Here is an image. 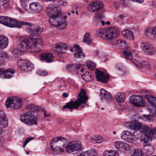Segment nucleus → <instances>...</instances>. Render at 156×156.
Wrapping results in <instances>:
<instances>
[{
  "mask_svg": "<svg viewBox=\"0 0 156 156\" xmlns=\"http://www.w3.org/2000/svg\"><path fill=\"white\" fill-rule=\"evenodd\" d=\"M96 78L97 80L102 83H107L109 76L108 74L105 75L103 72L98 69L95 70Z\"/></svg>",
  "mask_w": 156,
  "mask_h": 156,
  "instance_id": "14",
  "label": "nucleus"
},
{
  "mask_svg": "<svg viewBox=\"0 0 156 156\" xmlns=\"http://www.w3.org/2000/svg\"><path fill=\"white\" fill-rule=\"evenodd\" d=\"M103 6L104 5L101 2L95 1L91 2L89 5L88 9L90 12H96L101 9Z\"/></svg>",
  "mask_w": 156,
  "mask_h": 156,
  "instance_id": "13",
  "label": "nucleus"
},
{
  "mask_svg": "<svg viewBox=\"0 0 156 156\" xmlns=\"http://www.w3.org/2000/svg\"><path fill=\"white\" fill-rule=\"evenodd\" d=\"M124 125L131 129L135 131L139 130L141 133H144V136L141 138L142 141H144L145 143L148 142V137L150 132V127L137 121L126 122L124 123Z\"/></svg>",
  "mask_w": 156,
  "mask_h": 156,
  "instance_id": "3",
  "label": "nucleus"
},
{
  "mask_svg": "<svg viewBox=\"0 0 156 156\" xmlns=\"http://www.w3.org/2000/svg\"><path fill=\"white\" fill-rule=\"evenodd\" d=\"M110 156H119L118 153L115 151H110Z\"/></svg>",
  "mask_w": 156,
  "mask_h": 156,
  "instance_id": "53",
  "label": "nucleus"
},
{
  "mask_svg": "<svg viewBox=\"0 0 156 156\" xmlns=\"http://www.w3.org/2000/svg\"><path fill=\"white\" fill-rule=\"evenodd\" d=\"M25 23H27L26 24H24V25H28L30 26L26 29V31L32 36L41 33L42 32L41 28L39 26L27 22H25Z\"/></svg>",
  "mask_w": 156,
  "mask_h": 156,
  "instance_id": "11",
  "label": "nucleus"
},
{
  "mask_svg": "<svg viewBox=\"0 0 156 156\" xmlns=\"http://www.w3.org/2000/svg\"><path fill=\"white\" fill-rule=\"evenodd\" d=\"M37 73L41 76H46L48 74V72L45 70H39L37 71Z\"/></svg>",
  "mask_w": 156,
  "mask_h": 156,
  "instance_id": "45",
  "label": "nucleus"
},
{
  "mask_svg": "<svg viewBox=\"0 0 156 156\" xmlns=\"http://www.w3.org/2000/svg\"><path fill=\"white\" fill-rule=\"evenodd\" d=\"M129 46L126 47V49L123 51V53L124 56L127 59H131L132 58V55L130 52V48L129 47Z\"/></svg>",
  "mask_w": 156,
  "mask_h": 156,
  "instance_id": "25",
  "label": "nucleus"
},
{
  "mask_svg": "<svg viewBox=\"0 0 156 156\" xmlns=\"http://www.w3.org/2000/svg\"><path fill=\"white\" fill-rule=\"evenodd\" d=\"M78 96L79 98L76 101H71L67 103L63 107V109L68 108L72 112L73 109H77L81 105L83 104L85 105L88 100V98L86 95L84 89H81V91L78 94Z\"/></svg>",
  "mask_w": 156,
  "mask_h": 156,
  "instance_id": "4",
  "label": "nucleus"
},
{
  "mask_svg": "<svg viewBox=\"0 0 156 156\" xmlns=\"http://www.w3.org/2000/svg\"><path fill=\"white\" fill-rule=\"evenodd\" d=\"M20 45L19 48L20 52H23L27 50L33 53L39 52L41 50H34L37 49L36 47H42V41L39 38H34L30 37L28 39L24 37L19 38Z\"/></svg>",
  "mask_w": 156,
  "mask_h": 156,
  "instance_id": "2",
  "label": "nucleus"
},
{
  "mask_svg": "<svg viewBox=\"0 0 156 156\" xmlns=\"http://www.w3.org/2000/svg\"><path fill=\"white\" fill-rule=\"evenodd\" d=\"M0 23L10 27H18L20 28L27 23L17 20L6 16H0Z\"/></svg>",
  "mask_w": 156,
  "mask_h": 156,
  "instance_id": "7",
  "label": "nucleus"
},
{
  "mask_svg": "<svg viewBox=\"0 0 156 156\" xmlns=\"http://www.w3.org/2000/svg\"><path fill=\"white\" fill-rule=\"evenodd\" d=\"M134 137V135L130 132L126 140L129 143H132L133 141Z\"/></svg>",
  "mask_w": 156,
  "mask_h": 156,
  "instance_id": "38",
  "label": "nucleus"
},
{
  "mask_svg": "<svg viewBox=\"0 0 156 156\" xmlns=\"http://www.w3.org/2000/svg\"><path fill=\"white\" fill-rule=\"evenodd\" d=\"M113 6L116 9H118L120 7V5L117 2H115L113 4Z\"/></svg>",
  "mask_w": 156,
  "mask_h": 156,
  "instance_id": "58",
  "label": "nucleus"
},
{
  "mask_svg": "<svg viewBox=\"0 0 156 156\" xmlns=\"http://www.w3.org/2000/svg\"><path fill=\"white\" fill-rule=\"evenodd\" d=\"M122 5L123 6L127 5L128 1L127 0H120Z\"/></svg>",
  "mask_w": 156,
  "mask_h": 156,
  "instance_id": "54",
  "label": "nucleus"
},
{
  "mask_svg": "<svg viewBox=\"0 0 156 156\" xmlns=\"http://www.w3.org/2000/svg\"><path fill=\"white\" fill-rule=\"evenodd\" d=\"M130 132L128 131H124L121 134V138L124 140H126V139L127 138V137Z\"/></svg>",
  "mask_w": 156,
  "mask_h": 156,
  "instance_id": "40",
  "label": "nucleus"
},
{
  "mask_svg": "<svg viewBox=\"0 0 156 156\" xmlns=\"http://www.w3.org/2000/svg\"><path fill=\"white\" fill-rule=\"evenodd\" d=\"M122 34L127 39L129 40H133L134 36L133 33L128 30H125L122 31Z\"/></svg>",
  "mask_w": 156,
  "mask_h": 156,
  "instance_id": "23",
  "label": "nucleus"
},
{
  "mask_svg": "<svg viewBox=\"0 0 156 156\" xmlns=\"http://www.w3.org/2000/svg\"><path fill=\"white\" fill-rule=\"evenodd\" d=\"M26 108L29 111H40L42 110L41 107H37L33 104L27 105L26 106Z\"/></svg>",
  "mask_w": 156,
  "mask_h": 156,
  "instance_id": "27",
  "label": "nucleus"
},
{
  "mask_svg": "<svg viewBox=\"0 0 156 156\" xmlns=\"http://www.w3.org/2000/svg\"><path fill=\"white\" fill-rule=\"evenodd\" d=\"M18 66L22 70L28 71L33 69L34 67L33 64L30 62L23 59H19L17 62Z\"/></svg>",
  "mask_w": 156,
  "mask_h": 156,
  "instance_id": "10",
  "label": "nucleus"
},
{
  "mask_svg": "<svg viewBox=\"0 0 156 156\" xmlns=\"http://www.w3.org/2000/svg\"><path fill=\"white\" fill-rule=\"evenodd\" d=\"M41 59L42 60H45L46 62H50L53 60V55L50 53H44L41 55Z\"/></svg>",
  "mask_w": 156,
  "mask_h": 156,
  "instance_id": "19",
  "label": "nucleus"
},
{
  "mask_svg": "<svg viewBox=\"0 0 156 156\" xmlns=\"http://www.w3.org/2000/svg\"><path fill=\"white\" fill-rule=\"evenodd\" d=\"M133 2H136L139 3H142L143 2L144 0H132Z\"/></svg>",
  "mask_w": 156,
  "mask_h": 156,
  "instance_id": "63",
  "label": "nucleus"
},
{
  "mask_svg": "<svg viewBox=\"0 0 156 156\" xmlns=\"http://www.w3.org/2000/svg\"><path fill=\"white\" fill-rule=\"evenodd\" d=\"M90 140L92 143L94 144L96 143V142L95 141V136H93L90 137Z\"/></svg>",
  "mask_w": 156,
  "mask_h": 156,
  "instance_id": "57",
  "label": "nucleus"
},
{
  "mask_svg": "<svg viewBox=\"0 0 156 156\" xmlns=\"http://www.w3.org/2000/svg\"><path fill=\"white\" fill-rule=\"evenodd\" d=\"M76 64H72L68 65L67 66V69L70 71L76 70Z\"/></svg>",
  "mask_w": 156,
  "mask_h": 156,
  "instance_id": "44",
  "label": "nucleus"
},
{
  "mask_svg": "<svg viewBox=\"0 0 156 156\" xmlns=\"http://www.w3.org/2000/svg\"><path fill=\"white\" fill-rule=\"evenodd\" d=\"M20 3L22 7L26 9L28 5L29 0H20Z\"/></svg>",
  "mask_w": 156,
  "mask_h": 156,
  "instance_id": "43",
  "label": "nucleus"
},
{
  "mask_svg": "<svg viewBox=\"0 0 156 156\" xmlns=\"http://www.w3.org/2000/svg\"><path fill=\"white\" fill-rule=\"evenodd\" d=\"M23 105L22 99L18 97H9L5 102L7 108L11 107L12 108L17 109L21 107Z\"/></svg>",
  "mask_w": 156,
  "mask_h": 156,
  "instance_id": "8",
  "label": "nucleus"
},
{
  "mask_svg": "<svg viewBox=\"0 0 156 156\" xmlns=\"http://www.w3.org/2000/svg\"><path fill=\"white\" fill-rule=\"evenodd\" d=\"M152 108L149 109V115L152 117L153 116H156V108H153V106Z\"/></svg>",
  "mask_w": 156,
  "mask_h": 156,
  "instance_id": "41",
  "label": "nucleus"
},
{
  "mask_svg": "<svg viewBox=\"0 0 156 156\" xmlns=\"http://www.w3.org/2000/svg\"><path fill=\"white\" fill-rule=\"evenodd\" d=\"M152 30L151 28H147L145 30V33L146 34H148L149 33H152Z\"/></svg>",
  "mask_w": 156,
  "mask_h": 156,
  "instance_id": "56",
  "label": "nucleus"
},
{
  "mask_svg": "<svg viewBox=\"0 0 156 156\" xmlns=\"http://www.w3.org/2000/svg\"><path fill=\"white\" fill-rule=\"evenodd\" d=\"M116 43L117 45L119 47L124 46L125 47L124 48L125 49H126V47L129 46L125 41L122 40H117Z\"/></svg>",
  "mask_w": 156,
  "mask_h": 156,
  "instance_id": "33",
  "label": "nucleus"
},
{
  "mask_svg": "<svg viewBox=\"0 0 156 156\" xmlns=\"http://www.w3.org/2000/svg\"><path fill=\"white\" fill-rule=\"evenodd\" d=\"M82 65L81 64H76V67L75 68L76 70H79V69L81 68Z\"/></svg>",
  "mask_w": 156,
  "mask_h": 156,
  "instance_id": "61",
  "label": "nucleus"
},
{
  "mask_svg": "<svg viewBox=\"0 0 156 156\" xmlns=\"http://www.w3.org/2000/svg\"><path fill=\"white\" fill-rule=\"evenodd\" d=\"M96 155L94 151L92 150L83 152L76 156H95Z\"/></svg>",
  "mask_w": 156,
  "mask_h": 156,
  "instance_id": "28",
  "label": "nucleus"
},
{
  "mask_svg": "<svg viewBox=\"0 0 156 156\" xmlns=\"http://www.w3.org/2000/svg\"><path fill=\"white\" fill-rule=\"evenodd\" d=\"M102 141L103 139L101 136H95V141L96 142V143H100Z\"/></svg>",
  "mask_w": 156,
  "mask_h": 156,
  "instance_id": "48",
  "label": "nucleus"
},
{
  "mask_svg": "<svg viewBox=\"0 0 156 156\" xmlns=\"http://www.w3.org/2000/svg\"><path fill=\"white\" fill-rule=\"evenodd\" d=\"M145 152L147 154L150 155L154 152V148L151 145H149L145 147Z\"/></svg>",
  "mask_w": 156,
  "mask_h": 156,
  "instance_id": "31",
  "label": "nucleus"
},
{
  "mask_svg": "<svg viewBox=\"0 0 156 156\" xmlns=\"http://www.w3.org/2000/svg\"><path fill=\"white\" fill-rule=\"evenodd\" d=\"M114 145L116 148L121 151H127L129 149L127 144L120 141L115 142Z\"/></svg>",
  "mask_w": 156,
  "mask_h": 156,
  "instance_id": "16",
  "label": "nucleus"
},
{
  "mask_svg": "<svg viewBox=\"0 0 156 156\" xmlns=\"http://www.w3.org/2000/svg\"><path fill=\"white\" fill-rule=\"evenodd\" d=\"M67 25V23L66 21H62V19H61V22L59 23L58 26H60L61 28H65Z\"/></svg>",
  "mask_w": 156,
  "mask_h": 156,
  "instance_id": "46",
  "label": "nucleus"
},
{
  "mask_svg": "<svg viewBox=\"0 0 156 156\" xmlns=\"http://www.w3.org/2000/svg\"><path fill=\"white\" fill-rule=\"evenodd\" d=\"M141 119L144 121H147L148 122L151 121L152 120V117L150 115H143L141 117Z\"/></svg>",
  "mask_w": 156,
  "mask_h": 156,
  "instance_id": "36",
  "label": "nucleus"
},
{
  "mask_svg": "<svg viewBox=\"0 0 156 156\" xmlns=\"http://www.w3.org/2000/svg\"><path fill=\"white\" fill-rule=\"evenodd\" d=\"M152 34L153 35L156 36V26H155L152 29Z\"/></svg>",
  "mask_w": 156,
  "mask_h": 156,
  "instance_id": "60",
  "label": "nucleus"
},
{
  "mask_svg": "<svg viewBox=\"0 0 156 156\" xmlns=\"http://www.w3.org/2000/svg\"><path fill=\"white\" fill-rule=\"evenodd\" d=\"M97 35L106 40H110L117 37L119 34L118 29L114 27L102 28L97 31Z\"/></svg>",
  "mask_w": 156,
  "mask_h": 156,
  "instance_id": "6",
  "label": "nucleus"
},
{
  "mask_svg": "<svg viewBox=\"0 0 156 156\" xmlns=\"http://www.w3.org/2000/svg\"><path fill=\"white\" fill-rule=\"evenodd\" d=\"M5 117L4 112L0 109V120L2 122L5 121L8 122L7 120L5 119Z\"/></svg>",
  "mask_w": 156,
  "mask_h": 156,
  "instance_id": "39",
  "label": "nucleus"
},
{
  "mask_svg": "<svg viewBox=\"0 0 156 156\" xmlns=\"http://www.w3.org/2000/svg\"><path fill=\"white\" fill-rule=\"evenodd\" d=\"M115 100L118 102H123L125 98V94L122 93L117 94L115 95Z\"/></svg>",
  "mask_w": 156,
  "mask_h": 156,
  "instance_id": "24",
  "label": "nucleus"
},
{
  "mask_svg": "<svg viewBox=\"0 0 156 156\" xmlns=\"http://www.w3.org/2000/svg\"><path fill=\"white\" fill-rule=\"evenodd\" d=\"M86 64L88 68L91 70L94 69L96 67L95 64L90 61H87L86 62Z\"/></svg>",
  "mask_w": 156,
  "mask_h": 156,
  "instance_id": "35",
  "label": "nucleus"
},
{
  "mask_svg": "<svg viewBox=\"0 0 156 156\" xmlns=\"http://www.w3.org/2000/svg\"><path fill=\"white\" fill-rule=\"evenodd\" d=\"M103 97L106 98L107 99H110L111 98V94L109 92H108Z\"/></svg>",
  "mask_w": 156,
  "mask_h": 156,
  "instance_id": "55",
  "label": "nucleus"
},
{
  "mask_svg": "<svg viewBox=\"0 0 156 156\" xmlns=\"http://www.w3.org/2000/svg\"><path fill=\"white\" fill-rule=\"evenodd\" d=\"M29 8L33 12L37 13L41 10L42 7L41 5L38 3L34 2L30 4Z\"/></svg>",
  "mask_w": 156,
  "mask_h": 156,
  "instance_id": "18",
  "label": "nucleus"
},
{
  "mask_svg": "<svg viewBox=\"0 0 156 156\" xmlns=\"http://www.w3.org/2000/svg\"><path fill=\"white\" fill-rule=\"evenodd\" d=\"M9 2V0H0V3L1 4H3L5 3H7Z\"/></svg>",
  "mask_w": 156,
  "mask_h": 156,
  "instance_id": "62",
  "label": "nucleus"
},
{
  "mask_svg": "<svg viewBox=\"0 0 156 156\" xmlns=\"http://www.w3.org/2000/svg\"><path fill=\"white\" fill-rule=\"evenodd\" d=\"M74 47L77 49L76 53L74 54L75 58H82L85 57L84 54L83 53L81 48L78 45H75Z\"/></svg>",
  "mask_w": 156,
  "mask_h": 156,
  "instance_id": "20",
  "label": "nucleus"
},
{
  "mask_svg": "<svg viewBox=\"0 0 156 156\" xmlns=\"http://www.w3.org/2000/svg\"><path fill=\"white\" fill-rule=\"evenodd\" d=\"M148 91L144 90L142 92V95H144L145 98L147 99L153 108H156V98L151 95L145 94Z\"/></svg>",
  "mask_w": 156,
  "mask_h": 156,
  "instance_id": "15",
  "label": "nucleus"
},
{
  "mask_svg": "<svg viewBox=\"0 0 156 156\" xmlns=\"http://www.w3.org/2000/svg\"><path fill=\"white\" fill-rule=\"evenodd\" d=\"M21 121L28 125L37 124V119L34 115L26 113L22 114L20 116Z\"/></svg>",
  "mask_w": 156,
  "mask_h": 156,
  "instance_id": "9",
  "label": "nucleus"
},
{
  "mask_svg": "<svg viewBox=\"0 0 156 156\" xmlns=\"http://www.w3.org/2000/svg\"><path fill=\"white\" fill-rule=\"evenodd\" d=\"M0 57L4 59H7L8 58L7 55L5 52L0 50Z\"/></svg>",
  "mask_w": 156,
  "mask_h": 156,
  "instance_id": "47",
  "label": "nucleus"
},
{
  "mask_svg": "<svg viewBox=\"0 0 156 156\" xmlns=\"http://www.w3.org/2000/svg\"><path fill=\"white\" fill-rule=\"evenodd\" d=\"M66 143V140L64 137H57L51 141V147L53 151H59L61 152H63L64 149L65 147L67 152L74 154L77 153L81 150L82 144L79 141H71L69 142L66 147H64Z\"/></svg>",
  "mask_w": 156,
  "mask_h": 156,
  "instance_id": "1",
  "label": "nucleus"
},
{
  "mask_svg": "<svg viewBox=\"0 0 156 156\" xmlns=\"http://www.w3.org/2000/svg\"><path fill=\"white\" fill-rule=\"evenodd\" d=\"M8 125V122L6 121H4L2 122L0 120V125L2 127H6Z\"/></svg>",
  "mask_w": 156,
  "mask_h": 156,
  "instance_id": "49",
  "label": "nucleus"
},
{
  "mask_svg": "<svg viewBox=\"0 0 156 156\" xmlns=\"http://www.w3.org/2000/svg\"><path fill=\"white\" fill-rule=\"evenodd\" d=\"M58 4L63 6H67L68 3L66 0H57Z\"/></svg>",
  "mask_w": 156,
  "mask_h": 156,
  "instance_id": "42",
  "label": "nucleus"
},
{
  "mask_svg": "<svg viewBox=\"0 0 156 156\" xmlns=\"http://www.w3.org/2000/svg\"><path fill=\"white\" fill-rule=\"evenodd\" d=\"M8 41L7 37L2 35H0V48H6L8 45Z\"/></svg>",
  "mask_w": 156,
  "mask_h": 156,
  "instance_id": "21",
  "label": "nucleus"
},
{
  "mask_svg": "<svg viewBox=\"0 0 156 156\" xmlns=\"http://www.w3.org/2000/svg\"><path fill=\"white\" fill-rule=\"evenodd\" d=\"M151 46L149 43L146 42H142L140 44L141 48L144 52H147V51Z\"/></svg>",
  "mask_w": 156,
  "mask_h": 156,
  "instance_id": "30",
  "label": "nucleus"
},
{
  "mask_svg": "<svg viewBox=\"0 0 156 156\" xmlns=\"http://www.w3.org/2000/svg\"><path fill=\"white\" fill-rule=\"evenodd\" d=\"M110 151H105L103 153V155L104 156H110Z\"/></svg>",
  "mask_w": 156,
  "mask_h": 156,
  "instance_id": "59",
  "label": "nucleus"
},
{
  "mask_svg": "<svg viewBox=\"0 0 156 156\" xmlns=\"http://www.w3.org/2000/svg\"><path fill=\"white\" fill-rule=\"evenodd\" d=\"M62 96L63 97L66 98L68 96V95L66 93H64L62 94Z\"/></svg>",
  "mask_w": 156,
  "mask_h": 156,
  "instance_id": "64",
  "label": "nucleus"
},
{
  "mask_svg": "<svg viewBox=\"0 0 156 156\" xmlns=\"http://www.w3.org/2000/svg\"><path fill=\"white\" fill-rule=\"evenodd\" d=\"M66 49V45H63L62 46L57 45L55 47V50L57 53H62L64 52Z\"/></svg>",
  "mask_w": 156,
  "mask_h": 156,
  "instance_id": "29",
  "label": "nucleus"
},
{
  "mask_svg": "<svg viewBox=\"0 0 156 156\" xmlns=\"http://www.w3.org/2000/svg\"><path fill=\"white\" fill-rule=\"evenodd\" d=\"M147 51H148L147 52H145V53L148 55H153L155 52V49L151 45L149 47Z\"/></svg>",
  "mask_w": 156,
  "mask_h": 156,
  "instance_id": "37",
  "label": "nucleus"
},
{
  "mask_svg": "<svg viewBox=\"0 0 156 156\" xmlns=\"http://www.w3.org/2000/svg\"><path fill=\"white\" fill-rule=\"evenodd\" d=\"M14 73V70L12 69H9L5 71L3 70L0 73V76L2 78L9 79L11 77V74Z\"/></svg>",
  "mask_w": 156,
  "mask_h": 156,
  "instance_id": "17",
  "label": "nucleus"
},
{
  "mask_svg": "<svg viewBox=\"0 0 156 156\" xmlns=\"http://www.w3.org/2000/svg\"><path fill=\"white\" fill-rule=\"evenodd\" d=\"M1 5L6 10L9 7V3L8 2L7 3H3V4H1Z\"/></svg>",
  "mask_w": 156,
  "mask_h": 156,
  "instance_id": "50",
  "label": "nucleus"
},
{
  "mask_svg": "<svg viewBox=\"0 0 156 156\" xmlns=\"http://www.w3.org/2000/svg\"><path fill=\"white\" fill-rule=\"evenodd\" d=\"M82 76H84V77L83 79L85 80L87 82H90L92 81L94 78V76L92 75L91 73L89 72H86L85 74L81 75Z\"/></svg>",
  "mask_w": 156,
  "mask_h": 156,
  "instance_id": "26",
  "label": "nucleus"
},
{
  "mask_svg": "<svg viewBox=\"0 0 156 156\" xmlns=\"http://www.w3.org/2000/svg\"><path fill=\"white\" fill-rule=\"evenodd\" d=\"M46 9L48 14H52L49 17V23L52 26H58L62 18L60 11L57 10L56 8L46 7Z\"/></svg>",
  "mask_w": 156,
  "mask_h": 156,
  "instance_id": "5",
  "label": "nucleus"
},
{
  "mask_svg": "<svg viewBox=\"0 0 156 156\" xmlns=\"http://www.w3.org/2000/svg\"><path fill=\"white\" fill-rule=\"evenodd\" d=\"M107 92L108 91H106L105 89H102L100 90V95L101 96L103 97Z\"/></svg>",
  "mask_w": 156,
  "mask_h": 156,
  "instance_id": "52",
  "label": "nucleus"
},
{
  "mask_svg": "<svg viewBox=\"0 0 156 156\" xmlns=\"http://www.w3.org/2000/svg\"><path fill=\"white\" fill-rule=\"evenodd\" d=\"M134 61L135 62L132 61V62L135 64L136 66L139 68H141L144 67H146L149 65L148 62L145 60H142L139 62L135 60Z\"/></svg>",
  "mask_w": 156,
  "mask_h": 156,
  "instance_id": "22",
  "label": "nucleus"
},
{
  "mask_svg": "<svg viewBox=\"0 0 156 156\" xmlns=\"http://www.w3.org/2000/svg\"><path fill=\"white\" fill-rule=\"evenodd\" d=\"M150 132H149V136L148 138V141L150 139L151 137L154 138H156V128H150Z\"/></svg>",
  "mask_w": 156,
  "mask_h": 156,
  "instance_id": "32",
  "label": "nucleus"
},
{
  "mask_svg": "<svg viewBox=\"0 0 156 156\" xmlns=\"http://www.w3.org/2000/svg\"><path fill=\"white\" fill-rule=\"evenodd\" d=\"M34 138L33 137H30L27 139L25 140L23 143L24 147H25L26 144L31 140L33 139Z\"/></svg>",
  "mask_w": 156,
  "mask_h": 156,
  "instance_id": "51",
  "label": "nucleus"
},
{
  "mask_svg": "<svg viewBox=\"0 0 156 156\" xmlns=\"http://www.w3.org/2000/svg\"><path fill=\"white\" fill-rule=\"evenodd\" d=\"M83 42L87 44H90L91 43V41L90 38V35L88 33H86L84 37Z\"/></svg>",
  "mask_w": 156,
  "mask_h": 156,
  "instance_id": "34",
  "label": "nucleus"
},
{
  "mask_svg": "<svg viewBox=\"0 0 156 156\" xmlns=\"http://www.w3.org/2000/svg\"><path fill=\"white\" fill-rule=\"evenodd\" d=\"M130 103L137 107H142L144 105V101L140 96L135 95L132 96L129 98Z\"/></svg>",
  "mask_w": 156,
  "mask_h": 156,
  "instance_id": "12",
  "label": "nucleus"
}]
</instances>
